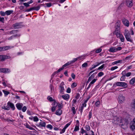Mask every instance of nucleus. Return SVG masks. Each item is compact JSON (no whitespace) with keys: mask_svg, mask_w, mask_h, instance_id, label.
Here are the masks:
<instances>
[{"mask_svg":"<svg viewBox=\"0 0 135 135\" xmlns=\"http://www.w3.org/2000/svg\"><path fill=\"white\" fill-rule=\"evenodd\" d=\"M128 119L127 118H123L122 119L121 118L120 121V123L121 124L120 125L122 128L124 129L127 127V125L128 124Z\"/></svg>","mask_w":135,"mask_h":135,"instance_id":"1","label":"nucleus"},{"mask_svg":"<svg viewBox=\"0 0 135 135\" xmlns=\"http://www.w3.org/2000/svg\"><path fill=\"white\" fill-rule=\"evenodd\" d=\"M124 35L127 40L131 42H133V40L131 38L130 34L128 30H125V32Z\"/></svg>","mask_w":135,"mask_h":135,"instance_id":"2","label":"nucleus"},{"mask_svg":"<svg viewBox=\"0 0 135 135\" xmlns=\"http://www.w3.org/2000/svg\"><path fill=\"white\" fill-rule=\"evenodd\" d=\"M120 22L119 21H118L116 23L115 26V30L114 32L115 34L117 32H119L120 30Z\"/></svg>","mask_w":135,"mask_h":135,"instance_id":"3","label":"nucleus"},{"mask_svg":"<svg viewBox=\"0 0 135 135\" xmlns=\"http://www.w3.org/2000/svg\"><path fill=\"white\" fill-rule=\"evenodd\" d=\"M88 100V99L85 100L84 102L82 104V105H80L79 108V109L81 113L82 112L84 108L86 106V103L87 102Z\"/></svg>","mask_w":135,"mask_h":135,"instance_id":"4","label":"nucleus"},{"mask_svg":"<svg viewBox=\"0 0 135 135\" xmlns=\"http://www.w3.org/2000/svg\"><path fill=\"white\" fill-rule=\"evenodd\" d=\"M116 85L118 86H122L124 88L127 87V83L122 82H118L116 83Z\"/></svg>","mask_w":135,"mask_h":135,"instance_id":"5","label":"nucleus"},{"mask_svg":"<svg viewBox=\"0 0 135 135\" xmlns=\"http://www.w3.org/2000/svg\"><path fill=\"white\" fill-rule=\"evenodd\" d=\"M115 34L118 38H120V41L122 42H123L124 41V38L123 36L119 32H117L114 34Z\"/></svg>","mask_w":135,"mask_h":135,"instance_id":"6","label":"nucleus"},{"mask_svg":"<svg viewBox=\"0 0 135 135\" xmlns=\"http://www.w3.org/2000/svg\"><path fill=\"white\" fill-rule=\"evenodd\" d=\"M40 120L41 122H40L38 124H36V126L37 127L41 128L45 127L46 125V123L45 122L42 121L41 120Z\"/></svg>","mask_w":135,"mask_h":135,"instance_id":"7","label":"nucleus"},{"mask_svg":"<svg viewBox=\"0 0 135 135\" xmlns=\"http://www.w3.org/2000/svg\"><path fill=\"white\" fill-rule=\"evenodd\" d=\"M103 63V61H102L100 63H96L95 64H94L92 65L91 67L90 68V70H92L94 68L98 66L99 65H100V64Z\"/></svg>","mask_w":135,"mask_h":135,"instance_id":"8","label":"nucleus"},{"mask_svg":"<svg viewBox=\"0 0 135 135\" xmlns=\"http://www.w3.org/2000/svg\"><path fill=\"white\" fill-rule=\"evenodd\" d=\"M97 73H94L91 76L89 77L88 79V81H87V83H89L95 77V75Z\"/></svg>","mask_w":135,"mask_h":135,"instance_id":"9","label":"nucleus"},{"mask_svg":"<svg viewBox=\"0 0 135 135\" xmlns=\"http://www.w3.org/2000/svg\"><path fill=\"white\" fill-rule=\"evenodd\" d=\"M97 73H94L91 76L89 77L88 79V81H87V83H89L95 77V75Z\"/></svg>","mask_w":135,"mask_h":135,"instance_id":"10","label":"nucleus"},{"mask_svg":"<svg viewBox=\"0 0 135 135\" xmlns=\"http://www.w3.org/2000/svg\"><path fill=\"white\" fill-rule=\"evenodd\" d=\"M127 6L129 7H131L133 5L132 0H126Z\"/></svg>","mask_w":135,"mask_h":135,"instance_id":"11","label":"nucleus"},{"mask_svg":"<svg viewBox=\"0 0 135 135\" xmlns=\"http://www.w3.org/2000/svg\"><path fill=\"white\" fill-rule=\"evenodd\" d=\"M119 102L120 103L123 102L125 99L124 97L122 95H120L119 97Z\"/></svg>","mask_w":135,"mask_h":135,"instance_id":"12","label":"nucleus"},{"mask_svg":"<svg viewBox=\"0 0 135 135\" xmlns=\"http://www.w3.org/2000/svg\"><path fill=\"white\" fill-rule=\"evenodd\" d=\"M64 85V82H62L61 83L60 86V93L62 94H63V91L64 90V89L63 86V85Z\"/></svg>","mask_w":135,"mask_h":135,"instance_id":"13","label":"nucleus"},{"mask_svg":"<svg viewBox=\"0 0 135 135\" xmlns=\"http://www.w3.org/2000/svg\"><path fill=\"white\" fill-rule=\"evenodd\" d=\"M0 72L4 73H8L10 72L9 70L7 68H0Z\"/></svg>","mask_w":135,"mask_h":135,"instance_id":"14","label":"nucleus"},{"mask_svg":"<svg viewBox=\"0 0 135 135\" xmlns=\"http://www.w3.org/2000/svg\"><path fill=\"white\" fill-rule=\"evenodd\" d=\"M123 24L127 26H128L129 25V22L126 19H124L122 21Z\"/></svg>","mask_w":135,"mask_h":135,"instance_id":"15","label":"nucleus"},{"mask_svg":"<svg viewBox=\"0 0 135 135\" xmlns=\"http://www.w3.org/2000/svg\"><path fill=\"white\" fill-rule=\"evenodd\" d=\"M23 105L22 104L20 103H18L16 104V106L17 108L19 110H21L22 108Z\"/></svg>","mask_w":135,"mask_h":135,"instance_id":"16","label":"nucleus"},{"mask_svg":"<svg viewBox=\"0 0 135 135\" xmlns=\"http://www.w3.org/2000/svg\"><path fill=\"white\" fill-rule=\"evenodd\" d=\"M121 117H117L115 116L113 118V123H115V122H120L121 120Z\"/></svg>","mask_w":135,"mask_h":135,"instance_id":"17","label":"nucleus"},{"mask_svg":"<svg viewBox=\"0 0 135 135\" xmlns=\"http://www.w3.org/2000/svg\"><path fill=\"white\" fill-rule=\"evenodd\" d=\"M130 127L132 130H135V123L131 122L130 124Z\"/></svg>","mask_w":135,"mask_h":135,"instance_id":"18","label":"nucleus"},{"mask_svg":"<svg viewBox=\"0 0 135 135\" xmlns=\"http://www.w3.org/2000/svg\"><path fill=\"white\" fill-rule=\"evenodd\" d=\"M8 57L6 55H0V60L1 61H4L5 59L8 58Z\"/></svg>","mask_w":135,"mask_h":135,"instance_id":"19","label":"nucleus"},{"mask_svg":"<svg viewBox=\"0 0 135 135\" xmlns=\"http://www.w3.org/2000/svg\"><path fill=\"white\" fill-rule=\"evenodd\" d=\"M20 23H16L13 25V26L15 29L18 28L20 27Z\"/></svg>","mask_w":135,"mask_h":135,"instance_id":"20","label":"nucleus"},{"mask_svg":"<svg viewBox=\"0 0 135 135\" xmlns=\"http://www.w3.org/2000/svg\"><path fill=\"white\" fill-rule=\"evenodd\" d=\"M97 80V79H93L89 84L88 88H89Z\"/></svg>","mask_w":135,"mask_h":135,"instance_id":"21","label":"nucleus"},{"mask_svg":"<svg viewBox=\"0 0 135 135\" xmlns=\"http://www.w3.org/2000/svg\"><path fill=\"white\" fill-rule=\"evenodd\" d=\"M62 97L65 100H67L69 98V95L68 94H66L62 95Z\"/></svg>","mask_w":135,"mask_h":135,"instance_id":"22","label":"nucleus"},{"mask_svg":"<svg viewBox=\"0 0 135 135\" xmlns=\"http://www.w3.org/2000/svg\"><path fill=\"white\" fill-rule=\"evenodd\" d=\"M8 105H9L10 107L13 110H14L15 109V107L13 104L10 102H8Z\"/></svg>","mask_w":135,"mask_h":135,"instance_id":"23","label":"nucleus"},{"mask_svg":"<svg viewBox=\"0 0 135 135\" xmlns=\"http://www.w3.org/2000/svg\"><path fill=\"white\" fill-rule=\"evenodd\" d=\"M109 51L111 52H116L115 47H110L109 50Z\"/></svg>","mask_w":135,"mask_h":135,"instance_id":"24","label":"nucleus"},{"mask_svg":"<svg viewBox=\"0 0 135 135\" xmlns=\"http://www.w3.org/2000/svg\"><path fill=\"white\" fill-rule=\"evenodd\" d=\"M125 73V71H123L122 72V74L123 75L122 76H121L120 78V80L121 81H124L125 80V76L124 75L123 73Z\"/></svg>","mask_w":135,"mask_h":135,"instance_id":"25","label":"nucleus"},{"mask_svg":"<svg viewBox=\"0 0 135 135\" xmlns=\"http://www.w3.org/2000/svg\"><path fill=\"white\" fill-rule=\"evenodd\" d=\"M62 113V110L60 109L57 110L56 112V114L58 115H60Z\"/></svg>","mask_w":135,"mask_h":135,"instance_id":"26","label":"nucleus"},{"mask_svg":"<svg viewBox=\"0 0 135 135\" xmlns=\"http://www.w3.org/2000/svg\"><path fill=\"white\" fill-rule=\"evenodd\" d=\"M13 12V10H8L5 12L6 14L7 15H11Z\"/></svg>","mask_w":135,"mask_h":135,"instance_id":"27","label":"nucleus"},{"mask_svg":"<svg viewBox=\"0 0 135 135\" xmlns=\"http://www.w3.org/2000/svg\"><path fill=\"white\" fill-rule=\"evenodd\" d=\"M25 126L27 128H28L30 130H35V129L31 127L29 124L26 123L25 125Z\"/></svg>","mask_w":135,"mask_h":135,"instance_id":"28","label":"nucleus"},{"mask_svg":"<svg viewBox=\"0 0 135 135\" xmlns=\"http://www.w3.org/2000/svg\"><path fill=\"white\" fill-rule=\"evenodd\" d=\"M17 31V30H13L10 31L9 33H8V32H7L6 34H10L11 35L14 34Z\"/></svg>","mask_w":135,"mask_h":135,"instance_id":"29","label":"nucleus"},{"mask_svg":"<svg viewBox=\"0 0 135 135\" xmlns=\"http://www.w3.org/2000/svg\"><path fill=\"white\" fill-rule=\"evenodd\" d=\"M135 82V78H132L129 81V83L131 84H133Z\"/></svg>","mask_w":135,"mask_h":135,"instance_id":"30","label":"nucleus"},{"mask_svg":"<svg viewBox=\"0 0 135 135\" xmlns=\"http://www.w3.org/2000/svg\"><path fill=\"white\" fill-rule=\"evenodd\" d=\"M64 68L63 67H62V68H60L56 72H54L52 74V75H55V74H57V73H59L60 72L61 70H63V69Z\"/></svg>","mask_w":135,"mask_h":135,"instance_id":"31","label":"nucleus"},{"mask_svg":"<svg viewBox=\"0 0 135 135\" xmlns=\"http://www.w3.org/2000/svg\"><path fill=\"white\" fill-rule=\"evenodd\" d=\"M2 108L4 109L9 110V107L8 106H5V105L3 106L2 107Z\"/></svg>","mask_w":135,"mask_h":135,"instance_id":"32","label":"nucleus"},{"mask_svg":"<svg viewBox=\"0 0 135 135\" xmlns=\"http://www.w3.org/2000/svg\"><path fill=\"white\" fill-rule=\"evenodd\" d=\"M122 61L121 60H119L118 61H115L112 63V64L113 65L114 64H117L121 62Z\"/></svg>","mask_w":135,"mask_h":135,"instance_id":"33","label":"nucleus"},{"mask_svg":"<svg viewBox=\"0 0 135 135\" xmlns=\"http://www.w3.org/2000/svg\"><path fill=\"white\" fill-rule=\"evenodd\" d=\"M3 92L4 93V94L5 95V96H6L7 95H8L9 93V91H6V90H2Z\"/></svg>","mask_w":135,"mask_h":135,"instance_id":"34","label":"nucleus"},{"mask_svg":"<svg viewBox=\"0 0 135 135\" xmlns=\"http://www.w3.org/2000/svg\"><path fill=\"white\" fill-rule=\"evenodd\" d=\"M46 127L47 128H49L50 130L52 129L53 128L52 126L50 124H48L47 125Z\"/></svg>","mask_w":135,"mask_h":135,"instance_id":"35","label":"nucleus"},{"mask_svg":"<svg viewBox=\"0 0 135 135\" xmlns=\"http://www.w3.org/2000/svg\"><path fill=\"white\" fill-rule=\"evenodd\" d=\"M77 86V84L76 83H73L71 85V87L72 88H74L76 87Z\"/></svg>","mask_w":135,"mask_h":135,"instance_id":"36","label":"nucleus"},{"mask_svg":"<svg viewBox=\"0 0 135 135\" xmlns=\"http://www.w3.org/2000/svg\"><path fill=\"white\" fill-rule=\"evenodd\" d=\"M79 125H76L74 131H78L79 130Z\"/></svg>","mask_w":135,"mask_h":135,"instance_id":"37","label":"nucleus"},{"mask_svg":"<svg viewBox=\"0 0 135 135\" xmlns=\"http://www.w3.org/2000/svg\"><path fill=\"white\" fill-rule=\"evenodd\" d=\"M33 120L35 122H37L38 121L39 119L38 117L36 116H35L33 117Z\"/></svg>","mask_w":135,"mask_h":135,"instance_id":"38","label":"nucleus"},{"mask_svg":"<svg viewBox=\"0 0 135 135\" xmlns=\"http://www.w3.org/2000/svg\"><path fill=\"white\" fill-rule=\"evenodd\" d=\"M118 68V67L117 66H115L114 67H112L111 68L110 70L111 71H113L117 69Z\"/></svg>","mask_w":135,"mask_h":135,"instance_id":"39","label":"nucleus"},{"mask_svg":"<svg viewBox=\"0 0 135 135\" xmlns=\"http://www.w3.org/2000/svg\"><path fill=\"white\" fill-rule=\"evenodd\" d=\"M78 59V58H74L73 59V60L70 61V62H71V64H72L73 63H74Z\"/></svg>","mask_w":135,"mask_h":135,"instance_id":"40","label":"nucleus"},{"mask_svg":"<svg viewBox=\"0 0 135 135\" xmlns=\"http://www.w3.org/2000/svg\"><path fill=\"white\" fill-rule=\"evenodd\" d=\"M102 49L100 48L96 50L95 51V52L97 53H98L102 51Z\"/></svg>","mask_w":135,"mask_h":135,"instance_id":"41","label":"nucleus"},{"mask_svg":"<svg viewBox=\"0 0 135 135\" xmlns=\"http://www.w3.org/2000/svg\"><path fill=\"white\" fill-rule=\"evenodd\" d=\"M45 4L46 5L47 7H50L52 5V3H46Z\"/></svg>","mask_w":135,"mask_h":135,"instance_id":"42","label":"nucleus"},{"mask_svg":"<svg viewBox=\"0 0 135 135\" xmlns=\"http://www.w3.org/2000/svg\"><path fill=\"white\" fill-rule=\"evenodd\" d=\"M72 110L73 111V113L75 114L76 113V111L74 107H72Z\"/></svg>","mask_w":135,"mask_h":135,"instance_id":"43","label":"nucleus"},{"mask_svg":"<svg viewBox=\"0 0 135 135\" xmlns=\"http://www.w3.org/2000/svg\"><path fill=\"white\" fill-rule=\"evenodd\" d=\"M85 128L86 129L87 131H89L90 129V127L88 125L86 126Z\"/></svg>","mask_w":135,"mask_h":135,"instance_id":"44","label":"nucleus"},{"mask_svg":"<svg viewBox=\"0 0 135 135\" xmlns=\"http://www.w3.org/2000/svg\"><path fill=\"white\" fill-rule=\"evenodd\" d=\"M0 14L2 16H4L6 14L5 12H4L2 11H1L0 12Z\"/></svg>","mask_w":135,"mask_h":135,"instance_id":"45","label":"nucleus"},{"mask_svg":"<svg viewBox=\"0 0 135 135\" xmlns=\"http://www.w3.org/2000/svg\"><path fill=\"white\" fill-rule=\"evenodd\" d=\"M71 64V63L70 62H68L66 63V64H65L62 67H63L64 68V67L66 66L67 65H70V64Z\"/></svg>","mask_w":135,"mask_h":135,"instance_id":"46","label":"nucleus"},{"mask_svg":"<svg viewBox=\"0 0 135 135\" xmlns=\"http://www.w3.org/2000/svg\"><path fill=\"white\" fill-rule=\"evenodd\" d=\"M71 123V122H69L68 123L66 124L64 128L66 129L70 124Z\"/></svg>","mask_w":135,"mask_h":135,"instance_id":"47","label":"nucleus"},{"mask_svg":"<svg viewBox=\"0 0 135 135\" xmlns=\"http://www.w3.org/2000/svg\"><path fill=\"white\" fill-rule=\"evenodd\" d=\"M122 48L120 46L117 47V48H115L116 49V51H118L119 50H121L122 49Z\"/></svg>","mask_w":135,"mask_h":135,"instance_id":"48","label":"nucleus"},{"mask_svg":"<svg viewBox=\"0 0 135 135\" xmlns=\"http://www.w3.org/2000/svg\"><path fill=\"white\" fill-rule=\"evenodd\" d=\"M103 74L104 73L103 72H100L98 74V76L99 77H100L103 75Z\"/></svg>","mask_w":135,"mask_h":135,"instance_id":"49","label":"nucleus"},{"mask_svg":"<svg viewBox=\"0 0 135 135\" xmlns=\"http://www.w3.org/2000/svg\"><path fill=\"white\" fill-rule=\"evenodd\" d=\"M26 109H27V107H26V106H24L23 108L22 109V110L23 112H24L26 111Z\"/></svg>","mask_w":135,"mask_h":135,"instance_id":"50","label":"nucleus"},{"mask_svg":"<svg viewBox=\"0 0 135 135\" xmlns=\"http://www.w3.org/2000/svg\"><path fill=\"white\" fill-rule=\"evenodd\" d=\"M104 64H103L101 66H100L98 68V70H99L102 69L104 67Z\"/></svg>","mask_w":135,"mask_h":135,"instance_id":"51","label":"nucleus"},{"mask_svg":"<svg viewBox=\"0 0 135 135\" xmlns=\"http://www.w3.org/2000/svg\"><path fill=\"white\" fill-rule=\"evenodd\" d=\"M35 10L36 11H38L39 10L40 8V6H38L37 7H35Z\"/></svg>","mask_w":135,"mask_h":135,"instance_id":"52","label":"nucleus"},{"mask_svg":"<svg viewBox=\"0 0 135 135\" xmlns=\"http://www.w3.org/2000/svg\"><path fill=\"white\" fill-rule=\"evenodd\" d=\"M100 102L99 101H97L95 103V105L97 107L100 104Z\"/></svg>","mask_w":135,"mask_h":135,"instance_id":"53","label":"nucleus"},{"mask_svg":"<svg viewBox=\"0 0 135 135\" xmlns=\"http://www.w3.org/2000/svg\"><path fill=\"white\" fill-rule=\"evenodd\" d=\"M88 64L87 63H85L82 65V67H86L87 66Z\"/></svg>","mask_w":135,"mask_h":135,"instance_id":"54","label":"nucleus"},{"mask_svg":"<svg viewBox=\"0 0 135 135\" xmlns=\"http://www.w3.org/2000/svg\"><path fill=\"white\" fill-rule=\"evenodd\" d=\"M23 5L27 7H28L30 6L29 4L27 3H23Z\"/></svg>","mask_w":135,"mask_h":135,"instance_id":"55","label":"nucleus"},{"mask_svg":"<svg viewBox=\"0 0 135 135\" xmlns=\"http://www.w3.org/2000/svg\"><path fill=\"white\" fill-rule=\"evenodd\" d=\"M92 114L91 111H90L89 112V119H90L91 117Z\"/></svg>","mask_w":135,"mask_h":135,"instance_id":"56","label":"nucleus"},{"mask_svg":"<svg viewBox=\"0 0 135 135\" xmlns=\"http://www.w3.org/2000/svg\"><path fill=\"white\" fill-rule=\"evenodd\" d=\"M76 99H74L73 101V104H72V106H75V105H74V104H75L76 103Z\"/></svg>","mask_w":135,"mask_h":135,"instance_id":"57","label":"nucleus"},{"mask_svg":"<svg viewBox=\"0 0 135 135\" xmlns=\"http://www.w3.org/2000/svg\"><path fill=\"white\" fill-rule=\"evenodd\" d=\"M48 99L51 102H53L54 101V99L51 97H48Z\"/></svg>","mask_w":135,"mask_h":135,"instance_id":"58","label":"nucleus"},{"mask_svg":"<svg viewBox=\"0 0 135 135\" xmlns=\"http://www.w3.org/2000/svg\"><path fill=\"white\" fill-rule=\"evenodd\" d=\"M81 133L82 134L85 132L86 131L83 129V128H82L81 129Z\"/></svg>","mask_w":135,"mask_h":135,"instance_id":"59","label":"nucleus"},{"mask_svg":"<svg viewBox=\"0 0 135 135\" xmlns=\"http://www.w3.org/2000/svg\"><path fill=\"white\" fill-rule=\"evenodd\" d=\"M66 129L64 127L62 129V131L60 132V133L62 134L64 133Z\"/></svg>","mask_w":135,"mask_h":135,"instance_id":"60","label":"nucleus"},{"mask_svg":"<svg viewBox=\"0 0 135 135\" xmlns=\"http://www.w3.org/2000/svg\"><path fill=\"white\" fill-rule=\"evenodd\" d=\"M71 91V89L70 88H68L66 92L68 93H70Z\"/></svg>","mask_w":135,"mask_h":135,"instance_id":"61","label":"nucleus"},{"mask_svg":"<svg viewBox=\"0 0 135 135\" xmlns=\"http://www.w3.org/2000/svg\"><path fill=\"white\" fill-rule=\"evenodd\" d=\"M131 72H128V73H127L126 74V75L127 77H129V76H130L131 75Z\"/></svg>","mask_w":135,"mask_h":135,"instance_id":"62","label":"nucleus"},{"mask_svg":"<svg viewBox=\"0 0 135 135\" xmlns=\"http://www.w3.org/2000/svg\"><path fill=\"white\" fill-rule=\"evenodd\" d=\"M80 95L79 94H77L75 96V99L76 100L78 99L80 97Z\"/></svg>","mask_w":135,"mask_h":135,"instance_id":"63","label":"nucleus"},{"mask_svg":"<svg viewBox=\"0 0 135 135\" xmlns=\"http://www.w3.org/2000/svg\"><path fill=\"white\" fill-rule=\"evenodd\" d=\"M71 76L73 79H74L75 77V75L74 73H73L71 74Z\"/></svg>","mask_w":135,"mask_h":135,"instance_id":"64","label":"nucleus"}]
</instances>
